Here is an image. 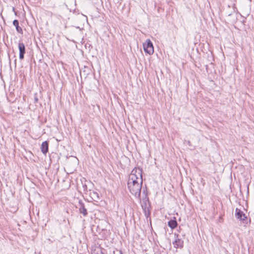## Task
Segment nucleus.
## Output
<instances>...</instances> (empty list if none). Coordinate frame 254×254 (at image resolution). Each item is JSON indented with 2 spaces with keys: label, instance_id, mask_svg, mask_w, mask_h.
Listing matches in <instances>:
<instances>
[{
  "label": "nucleus",
  "instance_id": "1",
  "mask_svg": "<svg viewBox=\"0 0 254 254\" xmlns=\"http://www.w3.org/2000/svg\"><path fill=\"white\" fill-rule=\"evenodd\" d=\"M142 169L139 167H135L129 175L127 183H131L133 185L140 184H142L143 180L142 176Z\"/></svg>",
  "mask_w": 254,
  "mask_h": 254
},
{
  "label": "nucleus",
  "instance_id": "2",
  "mask_svg": "<svg viewBox=\"0 0 254 254\" xmlns=\"http://www.w3.org/2000/svg\"><path fill=\"white\" fill-rule=\"evenodd\" d=\"M127 188L130 192L136 198H140L142 185H140V184L133 185V184H131L130 183H127Z\"/></svg>",
  "mask_w": 254,
  "mask_h": 254
},
{
  "label": "nucleus",
  "instance_id": "3",
  "mask_svg": "<svg viewBox=\"0 0 254 254\" xmlns=\"http://www.w3.org/2000/svg\"><path fill=\"white\" fill-rule=\"evenodd\" d=\"M143 49L146 53L152 55L154 53V48L152 43L150 39H147L143 45Z\"/></svg>",
  "mask_w": 254,
  "mask_h": 254
},
{
  "label": "nucleus",
  "instance_id": "4",
  "mask_svg": "<svg viewBox=\"0 0 254 254\" xmlns=\"http://www.w3.org/2000/svg\"><path fill=\"white\" fill-rule=\"evenodd\" d=\"M87 192H88L91 199L95 201H98L99 200V194L94 190H89L88 191L86 190Z\"/></svg>",
  "mask_w": 254,
  "mask_h": 254
},
{
  "label": "nucleus",
  "instance_id": "5",
  "mask_svg": "<svg viewBox=\"0 0 254 254\" xmlns=\"http://www.w3.org/2000/svg\"><path fill=\"white\" fill-rule=\"evenodd\" d=\"M176 239L175 242L173 243L174 245V247L177 248H182L184 246V241L179 238L178 235H175Z\"/></svg>",
  "mask_w": 254,
  "mask_h": 254
},
{
  "label": "nucleus",
  "instance_id": "6",
  "mask_svg": "<svg viewBox=\"0 0 254 254\" xmlns=\"http://www.w3.org/2000/svg\"><path fill=\"white\" fill-rule=\"evenodd\" d=\"M18 49L19 50V59L23 60L25 53V47L23 43H19Z\"/></svg>",
  "mask_w": 254,
  "mask_h": 254
},
{
  "label": "nucleus",
  "instance_id": "7",
  "mask_svg": "<svg viewBox=\"0 0 254 254\" xmlns=\"http://www.w3.org/2000/svg\"><path fill=\"white\" fill-rule=\"evenodd\" d=\"M78 207L79 212L83 215L84 216H86L87 215V211L85 207L84 203L81 200H79L78 202Z\"/></svg>",
  "mask_w": 254,
  "mask_h": 254
},
{
  "label": "nucleus",
  "instance_id": "8",
  "mask_svg": "<svg viewBox=\"0 0 254 254\" xmlns=\"http://www.w3.org/2000/svg\"><path fill=\"white\" fill-rule=\"evenodd\" d=\"M148 201V199H145V201H144V202L141 204V206L142 207V209L143 210L144 213L145 214V215L146 217H148L150 214V211L149 210L148 207L147 206L146 201Z\"/></svg>",
  "mask_w": 254,
  "mask_h": 254
},
{
  "label": "nucleus",
  "instance_id": "9",
  "mask_svg": "<svg viewBox=\"0 0 254 254\" xmlns=\"http://www.w3.org/2000/svg\"><path fill=\"white\" fill-rule=\"evenodd\" d=\"M41 149L42 152L44 154H46L48 152L49 149L48 142L47 141L43 142L41 145Z\"/></svg>",
  "mask_w": 254,
  "mask_h": 254
},
{
  "label": "nucleus",
  "instance_id": "10",
  "mask_svg": "<svg viewBox=\"0 0 254 254\" xmlns=\"http://www.w3.org/2000/svg\"><path fill=\"white\" fill-rule=\"evenodd\" d=\"M13 24L15 26L17 32L20 34L23 33L22 29L19 26V22L17 20H14L13 21Z\"/></svg>",
  "mask_w": 254,
  "mask_h": 254
},
{
  "label": "nucleus",
  "instance_id": "11",
  "mask_svg": "<svg viewBox=\"0 0 254 254\" xmlns=\"http://www.w3.org/2000/svg\"><path fill=\"white\" fill-rule=\"evenodd\" d=\"M168 226L171 228V229H174L177 226V221L174 218V219L173 220H170L168 223Z\"/></svg>",
  "mask_w": 254,
  "mask_h": 254
},
{
  "label": "nucleus",
  "instance_id": "12",
  "mask_svg": "<svg viewBox=\"0 0 254 254\" xmlns=\"http://www.w3.org/2000/svg\"><path fill=\"white\" fill-rule=\"evenodd\" d=\"M243 212L241 211L240 209L236 208L235 210V216L236 218L240 220L243 216Z\"/></svg>",
  "mask_w": 254,
  "mask_h": 254
},
{
  "label": "nucleus",
  "instance_id": "13",
  "mask_svg": "<svg viewBox=\"0 0 254 254\" xmlns=\"http://www.w3.org/2000/svg\"><path fill=\"white\" fill-rule=\"evenodd\" d=\"M247 218V217L245 215V214L243 213L242 218L240 220V221H244Z\"/></svg>",
  "mask_w": 254,
  "mask_h": 254
},
{
  "label": "nucleus",
  "instance_id": "14",
  "mask_svg": "<svg viewBox=\"0 0 254 254\" xmlns=\"http://www.w3.org/2000/svg\"><path fill=\"white\" fill-rule=\"evenodd\" d=\"M38 101V99L37 97H35L34 98V101H35V103H37Z\"/></svg>",
  "mask_w": 254,
  "mask_h": 254
},
{
  "label": "nucleus",
  "instance_id": "15",
  "mask_svg": "<svg viewBox=\"0 0 254 254\" xmlns=\"http://www.w3.org/2000/svg\"><path fill=\"white\" fill-rule=\"evenodd\" d=\"M120 254H123L122 252L120 251L119 252Z\"/></svg>",
  "mask_w": 254,
  "mask_h": 254
}]
</instances>
